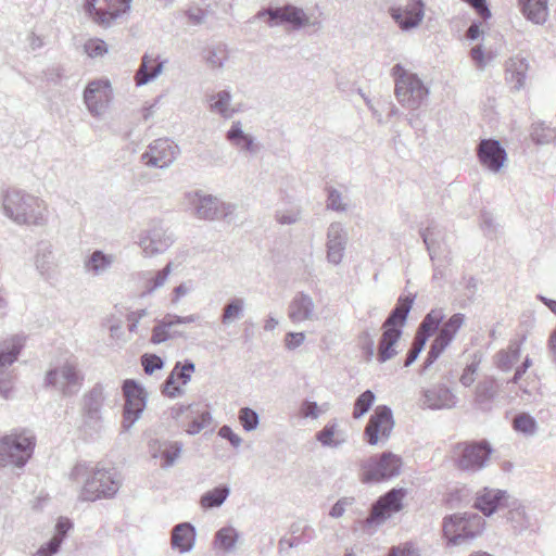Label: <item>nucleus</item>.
Segmentation results:
<instances>
[{
    "mask_svg": "<svg viewBox=\"0 0 556 556\" xmlns=\"http://www.w3.org/2000/svg\"><path fill=\"white\" fill-rule=\"evenodd\" d=\"M239 539L237 530L232 527H224L219 529L214 536V548L225 553L235 551L236 543Z\"/></svg>",
    "mask_w": 556,
    "mask_h": 556,
    "instance_id": "37",
    "label": "nucleus"
},
{
    "mask_svg": "<svg viewBox=\"0 0 556 556\" xmlns=\"http://www.w3.org/2000/svg\"><path fill=\"white\" fill-rule=\"evenodd\" d=\"M84 49H85V52L90 58L102 56V55H104L108 52L106 43L103 40L97 39V38L96 39H89L84 45Z\"/></svg>",
    "mask_w": 556,
    "mask_h": 556,
    "instance_id": "56",
    "label": "nucleus"
},
{
    "mask_svg": "<svg viewBox=\"0 0 556 556\" xmlns=\"http://www.w3.org/2000/svg\"><path fill=\"white\" fill-rule=\"evenodd\" d=\"M415 299V293L401 295L397 299L395 306L382 324V336L379 340L377 354V358L380 363H384L396 355L394 345L403 333L402 327L406 324Z\"/></svg>",
    "mask_w": 556,
    "mask_h": 556,
    "instance_id": "2",
    "label": "nucleus"
},
{
    "mask_svg": "<svg viewBox=\"0 0 556 556\" xmlns=\"http://www.w3.org/2000/svg\"><path fill=\"white\" fill-rule=\"evenodd\" d=\"M204 59L211 68H222L229 58L227 45L218 42L207 47L204 51Z\"/></svg>",
    "mask_w": 556,
    "mask_h": 556,
    "instance_id": "39",
    "label": "nucleus"
},
{
    "mask_svg": "<svg viewBox=\"0 0 556 556\" xmlns=\"http://www.w3.org/2000/svg\"><path fill=\"white\" fill-rule=\"evenodd\" d=\"M391 74L394 78V94L399 103L408 110L419 109L429 96V89L422 80L401 64H395Z\"/></svg>",
    "mask_w": 556,
    "mask_h": 556,
    "instance_id": "4",
    "label": "nucleus"
},
{
    "mask_svg": "<svg viewBox=\"0 0 556 556\" xmlns=\"http://www.w3.org/2000/svg\"><path fill=\"white\" fill-rule=\"evenodd\" d=\"M178 153L179 148L174 141L161 138L151 142L140 159L146 166L166 168L177 159Z\"/></svg>",
    "mask_w": 556,
    "mask_h": 556,
    "instance_id": "16",
    "label": "nucleus"
},
{
    "mask_svg": "<svg viewBox=\"0 0 556 556\" xmlns=\"http://www.w3.org/2000/svg\"><path fill=\"white\" fill-rule=\"evenodd\" d=\"M244 308V299L238 296L231 298L223 307L220 323L225 326H228L235 320L240 319L243 317Z\"/></svg>",
    "mask_w": 556,
    "mask_h": 556,
    "instance_id": "38",
    "label": "nucleus"
},
{
    "mask_svg": "<svg viewBox=\"0 0 556 556\" xmlns=\"http://www.w3.org/2000/svg\"><path fill=\"white\" fill-rule=\"evenodd\" d=\"M406 495L405 489H392L379 497L371 506L366 518L368 526H379L403 507L402 501Z\"/></svg>",
    "mask_w": 556,
    "mask_h": 556,
    "instance_id": "15",
    "label": "nucleus"
},
{
    "mask_svg": "<svg viewBox=\"0 0 556 556\" xmlns=\"http://www.w3.org/2000/svg\"><path fill=\"white\" fill-rule=\"evenodd\" d=\"M290 538H281L278 542V553L283 555L285 545L288 547H298L311 542L315 538V530L303 521H295L290 527Z\"/></svg>",
    "mask_w": 556,
    "mask_h": 556,
    "instance_id": "27",
    "label": "nucleus"
},
{
    "mask_svg": "<svg viewBox=\"0 0 556 556\" xmlns=\"http://www.w3.org/2000/svg\"><path fill=\"white\" fill-rule=\"evenodd\" d=\"M506 161V152L496 140H489V169L497 172Z\"/></svg>",
    "mask_w": 556,
    "mask_h": 556,
    "instance_id": "42",
    "label": "nucleus"
},
{
    "mask_svg": "<svg viewBox=\"0 0 556 556\" xmlns=\"http://www.w3.org/2000/svg\"><path fill=\"white\" fill-rule=\"evenodd\" d=\"M113 263V255L105 254L101 250H96L84 261V268L86 273L92 276H100L106 273Z\"/></svg>",
    "mask_w": 556,
    "mask_h": 556,
    "instance_id": "34",
    "label": "nucleus"
},
{
    "mask_svg": "<svg viewBox=\"0 0 556 556\" xmlns=\"http://www.w3.org/2000/svg\"><path fill=\"white\" fill-rule=\"evenodd\" d=\"M173 242V237L167 233L160 223H153L139 236V245L146 256L163 253Z\"/></svg>",
    "mask_w": 556,
    "mask_h": 556,
    "instance_id": "20",
    "label": "nucleus"
},
{
    "mask_svg": "<svg viewBox=\"0 0 556 556\" xmlns=\"http://www.w3.org/2000/svg\"><path fill=\"white\" fill-rule=\"evenodd\" d=\"M61 544L62 538H52L48 543L40 546L35 556H52L59 552Z\"/></svg>",
    "mask_w": 556,
    "mask_h": 556,
    "instance_id": "60",
    "label": "nucleus"
},
{
    "mask_svg": "<svg viewBox=\"0 0 556 556\" xmlns=\"http://www.w3.org/2000/svg\"><path fill=\"white\" fill-rule=\"evenodd\" d=\"M238 417L241 426L248 432L255 430L260 424L258 414L250 407L241 408Z\"/></svg>",
    "mask_w": 556,
    "mask_h": 556,
    "instance_id": "50",
    "label": "nucleus"
},
{
    "mask_svg": "<svg viewBox=\"0 0 556 556\" xmlns=\"http://www.w3.org/2000/svg\"><path fill=\"white\" fill-rule=\"evenodd\" d=\"M71 480L85 483L79 493L81 501L94 502L112 498L122 485L121 475L115 468H90L87 463H77L70 473Z\"/></svg>",
    "mask_w": 556,
    "mask_h": 556,
    "instance_id": "1",
    "label": "nucleus"
},
{
    "mask_svg": "<svg viewBox=\"0 0 556 556\" xmlns=\"http://www.w3.org/2000/svg\"><path fill=\"white\" fill-rule=\"evenodd\" d=\"M402 466V458L392 452L376 454L361 462L359 480L363 483L386 481L397 477Z\"/></svg>",
    "mask_w": 556,
    "mask_h": 556,
    "instance_id": "5",
    "label": "nucleus"
},
{
    "mask_svg": "<svg viewBox=\"0 0 556 556\" xmlns=\"http://www.w3.org/2000/svg\"><path fill=\"white\" fill-rule=\"evenodd\" d=\"M520 357V346L510 345L496 356V365L502 369H509L517 364Z\"/></svg>",
    "mask_w": 556,
    "mask_h": 556,
    "instance_id": "47",
    "label": "nucleus"
},
{
    "mask_svg": "<svg viewBox=\"0 0 556 556\" xmlns=\"http://www.w3.org/2000/svg\"><path fill=\"white\" fill-rule=\"evenodd\" d=\"M211 414L207 410H203L199 414L198 417H194L192 421L189 422L186 431L189 434H197L199 433L203 428L208 426L211 422Z\"/></svg>",
    "mask_w": 556,
    "mask_h": 556,
    "instance_id": "55",
    "label": "nucleus"
},
{
    "mask_svg": "<svg viewBox=\"0 0 556 556\" xmlns=\"http://www.w3.org/2000/svg\"><path fill=\"white\" fill-rule=\"evenodd\" d=\"M531 70L529 55L515 54L508 58L504 64V80L510 89L519 91L525 88Z\"/></svg>",
    "mask_w": 556,
    "mask_h": 556,
    "instance_id": "18",
    "label": "nucleus"
},
{
    "mask_svg": "<svg viewBox=\"0 0 556 556\" xmlns=\"http://www.w3.org/2000/svg\"><path fill=\"white\" fill-rule=\"evenodd\" d=\"M182 450V443L178 441H167L163 444V454L161 459L163 463L161 464L162 468L172 467L177 458L179 457Z\"/></svg>",
    "mask_w": 556,
    "mask_h": 556,
    "instance_id": "44",
    "label": "nucleus"
},
{
    "mask_svg": "<svg viewBox=\"0 0 556 556\" xmlns=\"http://www.w3.org/2000/svg\"><path fill=\"white\" fill-rule=\"evenodd\" d=\"M112 99V88L108 79L90 81L84 91V102L93 116L102 115Z\"/></svg>",
    "mask_w": 556,
    "mask_h": 556,
    "instance_id": "17",
    "label": "nucleus"
},
{
    "mask_svg": "<svg viewBox=\"0 0 556 556\" xmlns=\"http://www.w3.org/2000/svg\"><path fill=\"white\" fill-rule=\"evenodd\" d=\"M163 70V62L159 61V56H154L149 53H144L139 68L135 75V81L137 86H143L154 78H156Z\"/></svg>",
    "mask_w": 556,
    "mask_h": 556,
    "instance_id": "29",
    "label": "nucleus"
},
{
    "mask_svg": "<svg viewBox=\"0 0 556 556\" xmlns=\"http://www.w3.org/2000/svg\"><path fill=\"white\" fill-rule=\"evenodd\" d=\"M348 241V235L340 223H331L327 230V260L333 265L341 263L345 245Z\"/></svg>",
    "mask_w": 556,
    "mask_h": 556,
    "instance_id": "23",
    "label": "nucleus"
},
{
    "mask_svg": "<svg viewBox=\"0 0 556 556\" xmlns=\"http://www.w3.org/2000/svg\"><path fill=\"white\" fill-rule=\"evenodd\" d=\"M84 376L78 370V364L74 359L66 361L63 365L50 369L46 375V386L53 387L65 396L76 394L83 384Z\"/></svg>",
    "mask_w": 556,
    "mask_h": 556,
    "instance_id": "8",
    "label": "nucleus"
},
{
    "mask_svg": "<svg viewBox=\"0 0 556 556\" xmlns=\"http://www.w3.org/2000/svg\"><path fill=\"white\" fill-rule=\"evenodd\" d=\"M390 15L402 30L416 28L425 15L421 0H409L404 7L390 8Z\"/></svg>",
    "mask_w": 556,
    "mask_h": 556,
    "instance_id": "21",
    "label": "nucleus"
},
{
    "mask_svg": "<svg viewBox=\"0 0 556 556\" xmlns=\"http://www.w3.org/2000/svg\"><path fill=\"white\" fill-rule=\"evenodd\" d=\"M141 365L147 375H152L155 370L163 368V359L155 354H143L141 356Z\"/></svg>",
    "mask_w": 556,
    "mask_h": 556,
    "instance_id": "57",
    "label": "nucleus"
},
{
    "mask_svg": "<svg viewBox=\"0 0 556 556\" xmlns=\"http://www.w3.org/2000/svg\"><path fill=\"white\" fill-rule=\"evenodd\" d=\"M179 369V363H177L173 369V371L167 376L163 383V394L168 397H176L182 394V390L179 386L176 384V374Z\"/></svg>",
    "mask_w": 556,
    "mask_h": 556,
    "instance_id": "52",
    "label": "nucleus"
},
{
    "mask_svg": "<svg viewBox=\"0 0 556 556\" xmlns=\"http://www.w3.org/2000/svg\"><path fill=\"white\" fill-rule=\"evenodd\" d=\"M355 502V498L352 496H343L339 498L334 505L331 507L329 515L332 518H340L345 513L346 508L352 506Z\"/></svg>",
    "mask_w": 556,
    "mask_h": 556,
    "instance_id": "59",
    "label": "nucleus"
},
{
    "mask_svg": "<svg viewBox=\"0 0 556 556\" xmlns=\"http://www.w3.org/2000/svg\"><path fill=\"white\" fill-rule=\"evenodd\" d=\"M36 438L30 431L5 435L0 440V467L9 464L23 467L31 457Z\"/></svg>",
    "mask_w": 556,
    "mask_h": 556,
    "instance_id": "6",
    "label": "nucleus"
},
{
    "mask_svg": "<svg viewBox=\"0 0 556 556\" xmlns=\"http://www.w3.org/2000/svg\"><path fill=\"white\" fill-rule=\"evenodd\" d=\"M455 395L443 384H435L422 391L420 405L429 409L451 408L455 405Z\"/></svg>",
    "mask_w": 556,
    "mask_h": 556,
    "instance_id": "25",
    "label": "nucleus"
},
{
    "mask_svg": "<svg viewBox=\"0 0 556 556\" xmlns=\"http://www.w3.org/2000/svg\"><path fill=\"white\" fill-rule=\"evenodd\" d=\"M123 394L125 404L122 428L124 431H128L140 418L147 404V396L143 388L132 379H126L123 382Z\"/></svg>",
    "mask_w": 556,
    "mask_h": 556,
    "instance_id": "11",
    "label": "nucleus"
},
{
    "mask_svg": "<svg viewBox=\"0 0 556 556\" xmlns=\"http://www.w3.org/2000/svg\"><path fill=\"white\" fill-rule=\"evenodd\" d=\"M448 344L450 343L447 341H445L444 339L437 336V338L431 343L430 350H429L427 357L422 364L421 374H424L428 370V368L438 359V357L441 355V353L445 350V348Z\"/></svg>",
    "mask_w": 556,
    "mask_h": 556,
    "instance_id": "48",
    "label": "nucleus"
},
{
    "mask_svg": "<svg viewBox=\"0 0 556 556\" xmlns=\"http://www.w3.org/2000/svg\"><path fill=\"white\" fill-rule=\"evenodd\" d=\"M229 493L230 489L227 485L216 486L202 495L201 505L206 509L219 507L226 501Z\"/></svg>",
    "mask_w": 556,
    "mask_h": 556,
    "instance_id": "41",
    "label": "nucleus"
},
{
    "mask_svg": "<svg viewBox=\"0 0 556 556\" xmlns=\"http://www.w3.org/2000/svg\"><path fill=\"white\" fill-rule=\"evenodd\" d=\"M186 15L191 24L201 25L205 21L207 12L199 7H191L186 11Z\"/></svg>",
    "mask_w": 556,
    "mask_h": 556,
    "instance_id": "62",
    "label": "nucleus"
},
{
    "mask_svg": "<svg viewBox=\"0 0 556 556\" xmlns=\"http://www.w3.org/2000/svg\"><path fill=\"white\" fill-rule=\"evenodd\" d=\"M103 387L96 384L84 397L85 425L94 430L100 428L101 407L103 405Z\"/></svg>",
    "mask_w": 556,
    "mask_h": 556,
    "instance_id": "24",
    "label": "nucleus"
},
{
    "mask_svg": "<svg viewBox=\"0 0 556 556\" xmlns=\"http://www.w3.org/2000/svg\"><path fill=\"white\" fill-rule=\"evenodd\" d=\"M230 100V92L227 90H222L210 97V109L213 112H217L225 118H230L235 112L233 110L229 109Z\"/></svg>",
    "mask_w": 556,
    "mask_h": 556,
    "instance_id": "40",
    "label": "nucleus"
},
{
    "mask_svg": "<svg viewBox=\"0 0 556 556\" xmlns=\"http://www.w3.org/2000/svg\"><path fill=\"white\" fill-rule=\"evenodd\" d=\"M267 16L269 26L288 23L293 29H301L307 25H317V22L311 23L304 10L292 4H286L277 8H266L257 12L256 17L263 18Z\"/></svg>",
    "mask_w": 556,
    "mask_h": 556,
    "instance_id": "13",
    "label": "nucleus"
},
{
    "mask_svg": "<svg viewBox=\"0 0 556 556\" xmlns=\"http://www.w3.org/2000/svg\"><path fill=\"white\" fill-rule=\"evenodd\" d=\"M175 325L172 320V314L165 315L161 320L156 321V325L152 329L151 342L153 344H160L167 341L170 338L182 337V332L173 331L170 328Z\"/></svg>",
    "mask_w": 556,
    "mask_h": 556,
    "instance_id": "35",
    "label": "nucleus"
},
{
    "mask_svg": "<svg viewBox=\"0 0 556 556\" xmlns=\"http://www.w3.org/2000/svg\"><path fill=\"white\" fill-rule=\"evenodd\" d=\"M189 203L192 206L193 215L200 219L215 220L227 218L236 211V205L220 201L212 194H204L195 191L188 194Z\"/></svg>",
    "mask_w": 556,
    "mask_h": 556,
    "instance_id": "9",
    "label": "nucleus"
},
{
    "mask_svg": "<svg viewBox=\"0 0 556 556\" xmlns=\"http://www.w3.org/2000/svg\"><path fill=\"white\" fill-rule=\"evenodd\" d=\"M336 429V422L327 424L320 431L316 433L317 441H319L324 446L339 447L344 442V439L334 438Z\"/></svg>",
    "mask_w": 556,
    "mask_h": 556,
    "instance_id": "45",
    "label": "nucleus"
},
{
    "mask_svg": "<svg viewBox=\"0 0 556 556\" xmlns=\"http://www.w3.org/2000/svg\"><path fill=\"white\" fill-rule=\"evenodd\" d=\"M422 241L429 252L430 258L434 260L442 252V240L444 232L442 228L433 220L420 231Z\"/></svg>",
    "mask_w": 556,
    "mask_h": 556,
    "instance_id": "31",
    "label": "nucleus"
},
{
    "mask_svg": "<svg viewBox=\"0 0 556 556\" xmlns=\"http://www.w3.org/2000/svg\"><path fill=\"white\" fill-rule=\"evenodd\" d=\"M226 139L240 151L256 153L258 146L251 135L244 134L240 122H233L226 134Z\"/></svg>",
    "mask_w": 556,
    "mask_h": 556,
    "instance_id": "33",
    "label": "nucleus"
},
{
    "mask_svg": "<svg viewBox=\"0 0 556 556\" xmlns=\"http://www.w3.org/2000/svg\"><path fill=\"white\" fill-rule=\"evenodd\" d=\"M469 55H470V59L473 62L475 66L478 70H481V71L484 70V66H485V61H484L485 53H484L482 45H477V46L472 47L470 49V51H469Z\"/></svg>",
    "mask_w": 556,
    "mask_h": 556,
    "instance_id": "63",
    "label": "nucleus"
},
{
    "mask_svg": "<svg viewBox=\"0 0 556 556\" xmlns=\"http://www.w3.org/2000/svg\"><path fill=\"white\" fill-rule=\"evenodd\" d=\"M514 429L523 434H533L535 430V419L528 414H519L514 419Z\"/></svg>",
    "mask_w": 556,
    "mask_h": 556,
    "instance_id": "53",
    "label": "nucleus"
},
{
    "mask_svg": "<svg viewBox=\"0 0 556 556\" xmlns=\"http://www.w3.org/2000/svg\"><path fill=\"white\" fill-rule=\"evenodd\" d=\"M23 345L24 338L14 336L7 346L0 349V393L4 399H9L12 391L8 368L17 359Z\"/></svg>",
    "mask_w": 556,
    "mask_h": 556,
    "instance_id": "19",
    "label": "nucleus"
},
{
    "mask_svg": "<svg viewBox=\"0 0 556 556\" xmlns=\"http://www.w3.org/2000/svg\"><path fill=\"white\" fill-rule=\"evenodd\" d=\"M195 528L190 522L176 525L170 533V545L180 554L190 552L195 543Z\"/></svg>",
    "mask_w": 556,
    "mask_h": 556,
    "instance_id": "28",
    "label": "nucleus"
},
{
    "mask_svg": "<svg viewBox=\"0 0 556 556\" xmlns=\"http://www.w3.org/2000/svg\"><path fill=\"white\" fill-rule=\"evenodd\" d=\"M484 520L476 513L447 516L443 520V535L450 545H460L483 530Z\"/></svg>",
    "mask_w": 556,
    "mask_h": 556,
    "instance_id": "7",
    "label": "nucleus"
},
{
    "mask_svg": "<svg viewBox=\"0 0 556 556\" xmlns=\"http://www.w3.org/2000/svg\"><path fill=\"white\" fill-rule=\"evenodd\" d=\"M130 2L131 0H86L85 10L97 24L110 27L113 21L129 10Z\"/></svg>",
    "mask_w": 556,
    "mask_h": 556,
    "instance_id": "14",
    "label": "nucleus"
},
{
    "mask_svg": "<svg viewBox=\"0 0 556 556\" xmlns=\"http://www.w3.org/2000/svg\"><path fill=\"white\" fill-rule=\"evenodd\" d=\"M464 323V315L463 314H454L451 316V318L443 324V326L440 328L438 336L448 343L452 342L455 334L459 330Z\"/></svg>",
    "mask_w": 556,
    "mask_h": 556,
    "instance_id": "43",
    "label": "nucleus"
},
{
    "mask_svg": "<svg viewBox=\"0 0 556 556\" xmlns=\"http://www.w3.org/2000/svg\"><path fill=\"white\" fill-rule=\"evenodd\" d=\"M427 340L425 337H421L419 334H415V338L413 340V343L406 354L404 366L408 367L410 366L419 356L420 352L426 345Z\"/></svg>",
    "mask_w": 556,
    "mask_h": 556,
    "instance_id": "54",
    "label": "nucleus"
},
{
    "mask_svg": "<svg viewBox=\"0 0 556 556\" xmlns=\"http://www.w3.org/2000/svg\"><path fill=\"white\" fill-rule=\"evenodd\" d=\"M394 419L392 410L387 405H379L370 416L365 430L364 438L369 445L379 442L386 443L393 430Z\"/></svg>",
    "mask_w": 556,
    "mask_h": 556,
    "instance_id": "12",
    "label": "nucleus"
},
{
    "mask_svg": "<svg viewBox=\"0 0 556 556\" xmlns=\"http://www.w3.org/2000/svg\"><path fill=\"white\" fill-rule=\"evenodd\" d=\"M452 458L455 466L462 471L476 472L481 470L486 462V440L455 444Z\"/></svg>",
    "mask_w": 556,
    "mask_h": 556,
    "instance_id": "10",
    "label": "nucleus"
},
{
    "mask_svg": "<svg viewBox=\"0 0 556 556\" xmlns=\"http://www.w3.org/2000/svg\"><path fill=\"white\" fill-rule=\"evenodd\" d=\"M494 511H503L509 520L525 518V509L517 500L504 491L489 493V516Z\"/></svg>",
    "mask_w": 556,
    "mask_h": 556,
    "instance_id": "22",
    "label": "nucleus"
},
{
    "mask_svg": "<svg viewBox=\"0 0 556 556\" xmlns=\"http://www.w3.org/2000/svg\"><path fill=\"white\" fill-rule=\"evenodd\" d=\"M327 208L337 212H343L346 210L345 204L342 202V194L339 190L334 188L328 189Z\"/></svg>",
    "mask_w": 556,
    "mask_h": 556,
    "instance_id": "58",
    "label": "nucleus"
},
{
    "mask_svg": "<svg viewBox=\"0 0 556 556\" xmlns=\"http://www.w3.org/2000/svg\"><path fill=\"white\" fill-rule=\"evenodd\" d=\"M301 210L298 206H293L288 210H277L275 213V219L280 225H293L300 220Z\"/></svg>",
    "mask_w": 556,
    "mask_h": 556,
    "instance_id": "51",
    "label": "nucleus"
},
{
    "mask_svg": "<svg viewBox=\"0 0 556 556\" xmlns=\"http://www.w3.org/2000/svg\"><path fill=\"white\" fill-rule=\"evenodd\" d=\"M35 265L43 278L50 279L54 275L56 263L54 261L53 250L50 242H40L38 244Z\"/></svg>",
    "mask_w": 556,
    "mask_h": 556,
    "instance_id": "30",
    "label": "nucleus"
},
{
    "mask_svg": "<svg viewBox=\"0 0 556 556\" xmlns=\"http://www.w3.org/2000/svg\"><path fill=\"white\" fill-rule=\"evenodd\" d=\"M195 366L192 361L186 359L182 366L179 364V369L176 378L180 379L182 384H187L191 379V374L194 371Z\"/></svg>",
    "mask_w": 556,
    "mask_h": 556,
    "instance_id": "61",
    "label": "nucleus"
},
{
    "mask_svg": "<svg viewBox=\"0 0 556 556\" xmlns=\"http://www.w3.org/2000/svg\"><path fill=\"white\" fill-rule=\"evenodd\" d=\"M4 214L18 225H43L47 208L40 199L21 190H9L3 198Z\"/></svg>",
    "mask_w": 556,
    "mask_h": 556,
    "instance_id": "3",
    "label": "nucleus"
},
{
    "mask_svg": "<svg viewBox=\"0 0 556 556\" xmlns=\"http://www.w3.org/2000/svg\"><path fill=\"white\" fill-rule=\"evenodd\" d=\"M315 316V304L311 295L304 292H298L292 298L288 306V317L299 324L305 320H312Z\"/></svg>",
    "mask_w": 556,
    "mask_h": 556,
    "instance_id": "26",
    "label": "nucleus"
},
{
    "mask_svg": "<svg viewBox=\"0 0 556 556\" xmlns=\"http://www.w3.org/2000/svg\"><path fill=\"white\" fill-rule=\"evenodd\" d=\"M170 271H172V262H169L163 269L156 271L153 276L147 278V282H146L147 293H152L157 288L164 286Z\"/></svg>",
    "mask_w": 556,
    "mask_h": 556,
    "instance_id": "49",
    "label": "nucleus"
},
{
    "mask_svg": "<svg viewBox=\"0 0 556 556\" xmlns=\"http://www.w3.org/2000/svg\"><path fill=\"white\" fill-rule=\"evenodd\" d=\"M445 315L442 308H433L431 309L420 323L417 334L425 337L428 340L432 334H434L439 329L440 324L444 319Z\"/></svg>",
    "mask_w": 556,
    "mask_h": 556,
    "instance_id": "36",
    "label": "nucleus"
},
{
    "mask_svg": "<svg viewBox=\"0 0 556 556\" xmlns=\"http://www.w3.org/2000/svg\"><path fill=\"white\" fill-rule=\"evenodd\" d=\"M376 395L372 391L366 390L357 396L354 403L353 418L358 419L364 416L372 406Z\"/></svg>",
    "mask_w": 556,
    "mask_h": 556,
    "instance_id": "46",
    "label": "nucleus"
},
{
    "mask_svg": "<svg viewBox=\"0 0 556 556\" xmlns=\"http://www.w3.org/2000/svg\"><path fill=\"white\" fill-rule=\"evenodd\" d=\"M518 7L527 20L536 24L546 22L548 0H518Z\"/></svg>",
    "mask_w": 556,
    "mask_h": 556,
    "instance_id": "32",
    "label": "nucleus"
},
{
    "mask_svg": "<svg viewBox=\"0 0 556 556\" xmlns=\"http://www.w3.org/2000/svg\"><path fill=\"white\" fill-rule=\"evenodd\" d=\"M387 556H419V554L410 544H405L391 547Z\"/></svg>",
    "mask_w": 556,
    "mask_h": 556,
    "instance_id": "64",
    "label": "nucleus"
}]
</instances>
